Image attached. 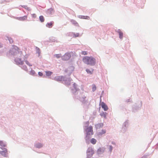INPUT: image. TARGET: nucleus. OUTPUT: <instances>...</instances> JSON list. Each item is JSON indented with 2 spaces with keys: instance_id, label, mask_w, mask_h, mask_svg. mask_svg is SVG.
I'll return each mask as SVG.
<instances>
[{
  "instance_id": "obj_1",
  "label": "nucleus",
  "mask_w": 158,
  "mask_h": 158,
  "mask_svg": "<svg viewBox=\"0 0 158 158\" xmlns=\"http://www.w3.org/2000/svg\"><path fill=\"white\" fill-rule=\"evenodd\" d=\"M19 49L17 47L15 46L10 52L11 53L15 56V61L18 64L22 65L23 61L21 58L23 56V52L22 51H19Z\"/></svg>"
},
{
  "instance_id": "obj_28",
  "label": "nucleus",
  "mask_w": 158,
  "mask_h": 158,
  "mask_svg": "<svg viewBox=\"0 0 158 158\" xmlns=\"http://www.w3.org/2000/svg\"><path fill=\"white\" fill-rule=\"evenodd\" d=\"M38 74H39V75L40 76H42L43 75V73H41V72H39L38 73Z\"/></svg>"
},
{
  "instance_id": "obj_24",
  "label": "nucleus",
  "mask_w": 158,
  "mask_h": 158,
  "mask_svg": "<svg viewBox=\"0 0 158 158\" xmlns=\"http://www.w3.org/2000/svg\"><path fill=\"white\" fill-rule=\"evenodd\" d=\"M112 149H113V147H112V146H109V149H110V152H111L112 150Z\"/></svg>"
},
{
  "instance_id": "obj_11",
  "label": "nucleus",
  "mask_w": 158,
  "mask_h": 158,
  "mask_svg": "<svg viewBox=\"0 0 158 158\" xmlns=\"http://www.w3.org/2000/svg\"><path fill=\"white\" fill-rule=\"evenodd\" d=\"M53 23V22H50L49 23H48L46 25V27L49 28H51L52 26V25Z\"/></svg>"
},
{
  "instance_id": "obj_32",
  "label": "nucleus",
  "mask_w": 158,
  "mask_h": 158,
  "mask_svg": "<svg viewBox=\"0 0 158 158\" xmlns=\"http://www.w3.org/2000/svg\"><path fill=\"white\" fill-rule=\"evenodd\" d=\"M26 7H27V8H28V7H27V6H24V8H26Z\"/></svg>"
},
{
  "instance_id": "obj_10",
  "label": "nucleus",
  "mask_w": 158,
  "mask_h": 158,
  "mask_svg": "<svg viewBox=\"0 0 158 158\" xmlns=\"http://www.w3.org/2000/svg\"><path fill=\"white\" fill-rule=\"evenodd\" d=\"M27 18V16H24L22 17H20L19 18V20L23 21L26 20Z\"/></svg>"
},
{
  "instance_id": "obj_16",
  "label": "nucleus",
  "mask_w": 158,
  "mask_h": 158,
  "mask_svg": "<svg viewBox=\"0 0 158 158\" xmlns=\"http://www.w3.org/2000/svg\"><path fill=\"white\" fill-rule=\"evenodd\" d=\"M106 132V131L105 130H102L101 132H99V135H102L104 134H105Z\"/></svg>"
},
{
  "instance_id": "obj_20",
  "label": "nucleus",
  "mask_w": 158,
  "mask_h": 158,
  "mask_svg": "<svg viewBox=\"0 0 158 158\" xmlns=\"http://www.w3.org/2000/svg\"><path fill=\"white\" fill-rule=\"evenodd\" d=\"M96 85H92V90L93 91H94L96 90Z\"/></svg>"
},
{
  "instance_id": "obj_15",
  "label": "nucleus",
  "mask_w": 158,
  "mask_h": 158,
  "mask_svg": "<svg viewBox=\"0 0 158 158\" xmlns=\"http://www.w3.org/2000/svg\"><path fill=\"white\" fill-rule=\"evenodd\" d=\"M90 142L92 143L95 144L96 142V140L94 138H92L91 139Z\"/></svg>"
},
{
  "instance_id": "obj_21",
  "label": "nucleus",
  "mask_w": 158,
  "mask_h": 158,
  "mask_svg": "<svg viewBox=\"0 0 158 158\" xmlns=\"http://www.w3.org/2000/svg\"><path fill=\"white\" fill-rule=\"evenodd\" d=\"M35 73V71L33 70H31L30 72V74L32 75H34Z\"/></svg>"
},
{
  "instance_id": "obj_18",
  "label": "nucleus",
  "mask_w": 158,
  "mask_h": 158,
  "mask_svg": "<svg viewBox=\"0 0 158 158\" xmlns=\"http://www.w3.org/2000/svg\"><path fill=\"white\" fill-rule=\"evenodd\" d=\"M100 115L102 117L106 118V113L102 112L100 114Z\"/></svg>"
},
{
  "instance_id": "obj_30",
  "label": "nucleus",
  "mask_w": 158,
  "mask_h": 158,
  "mask_svg": "<svg viewBox=\"0 0 158 158\" xmlns=\"http://www.w3.org/2000/svg\"><path fill=\"white\" fill-rule=\"evenodd\" d=\"M24 69L25 70H27V68L26 67H25L24 68Z\"/></svg>"
},
{
  "instance_id": "obj_6",
  "label": "nucleus",
  "mask_w": 158,
  "mask_h": 158,
  "mask_svg": "<svg viewBox=\"0 0 158 158\" xmlns=\"http://www.w3.org/2000/svg\"><path fill=\"white\" fill-rule=\"evenodd\" d=\"M86 131L87 133L89 134H90L89 133H91V135L93 134V127L92 126H90L88 127L86 130Z\"/></svg>"
},
{
  "instance_id": "obj_3",
  "label": "nucleus",
  "mask_w": 158,
  "mask_h": 158,
  "mask_svg": "<svg viewBox=\"0 0 158 158\" xmlns=\"http://www.w3.org/2000/svg\"><path fill=\"white\" fill-rule=\"evenodd\" d=\"M71 57L70 53H66L62 57V59L64 60H69Z\"/></svg>"
},
{
  "instance_id": "obj_19",
  "label": "nucleus",
  "mask_w": 158,
  "mask_h": 158,
  "mask_svg": "<svg viewBox=\"0 0 158 158\" xmlns=\"http://www.w3.org/2000/svg\"><path fill=\"white\" fill-rule=\"evenodd\" d=\"M54 56L57 58H58L60 57L61 55V54H56Z\"/></svg>"
},
{
  "instance_id": "obj_12",
  "label": "nucleus",
  "mask_w": 158,
  "mask_h": 158,
  "mask_svg": "<svg viewBox=\"0 0 158 158\" xmlns=\"http://www.w3.org/2000/svg\"><path fill=\"white\" fill-rule=\"evenodd\" d=\"M93 70L94 69H86V71L87 72V73L90 74H92L93 72Z\"/></svg>"
},
{
  "instance_id": "obj_13",
  "label": "nucleus",
  "mask_w": 158,
  "mask_h": 158,
  "mask_svg": "<svg viewBox=\"0 0 158 158\" xmlns=\"http://www.w3.org/2000/svg\"><path fill=\"white\" fill-rule=\"evenodd\" d=\"M55 79L57 81H61L63 80V78L62 76H59L56 77Z\"/></svg>"
},
{
  "instance_id": "obj_22",
  "label": "nucleus",
  "mask_w": 158,
  "mask_h": 158,
  "mask_svg": "<svg viewBox=\"0 0 158 158\" xmlns=\"http://www.w3.org/2000/svg\"><path fill=\"white\" fill-rule=\"evenodd\" d=\"M81 54L83 55H87V52L85 51H83L81 52Z\"/></svg>"
},
{
  "instance_id": "obj_14",
  "label": "nucleus",
  "mask_w": 158,
  "mask_h": 158,
  "mask_svg": "<svg viewBox=\"0 0 158 158\" xmlns=\"http://www.w3.org/2000/svg\"><path fill=\"white\" fill-rule=\"evenodd\" d=\"M39 19H40V21L41 22H44V18L43 17V16L42 15L40 16L39 17Z\"/></svg>"
},
{
  "instance_id": "obj_31",
  "label": "nucleus",
  "mask_w": 158,
  "mask_h": 158,
  "mask_svg": "<svg viewBox=\"0 0 158 158\" xmlns=\"http://www.w3.org/2000/svg\"><path fill=\"white\" fill-rule=\"evenodd\" d=\"M73 86H74V87H75L76 85V84L75 83H74L73 84Z\"/></svg>"
},
{
  "instance_id": "obj_17",
  "label": "nucleus",
  "mask_w": 158,
  "mask_h": 158,
  "mask_svg": "<svg viewBox=\"0 0 158 158\" xmlns=\"http://www.w3.org/2000/svg\"><path fill=\"white\" fill-rule=\"evenodd\" d=\"M52 73L50 71H48L46 72V74L47 76H50Z\"/></svg>"
},
{
  "instance_id": "obj_9",
  "label": "nucleus",
  "mask_w": 158,
  "mask_h": 158,
  "mask_svg": "<svg viewBox=\"0 0 158 158\" xmlns=\"http://www.w3.org/2000/svg\"><path fill=\"white\" fill-rule=\"evenodd\" d=\"M79 18L81 19H90V17L89 16H82V15H80L79 16Z\"/></svg>"
},
{
  "instance_id": "obj_26",
  "label": "nucleus",
  "mask_w": 158,
  "mask_h": 158,
  "mask_svg": "<svg viewBox=\"0 0 158 158\" xmlns=\"http://www.w3.org/2000/svg\"><path fill=\"white\" fill-rule=\"evenodd\" d=\"M25 62L27 64L29 65L30 66H31V65L30 63L27 61H26Z\"/></svg>"
},
{
  "instance_id": "obj_2",
  "label": "nucleus",
  "mask_w": 158,
  "mask_h": 158,
  "mask_svg": "<svg viewBox=\"0 0 158 158\" xmlns=\"http://www.w3.org/2000/svg\"><path fill=\"white\" fill-rule=\"evenodd\" d=\"M82 60L85 63L91 65H94L96 63L95 59L92 56H85Z\"/></svg>"
},
{
  "instance_id": "obj_29",
  "label": "nucleus",
  "mask_w": 158,
  "mask_h": 158,
  "mask_svg": "<svg viewBox=\"0 0 158 158\" xmlns=\"http://www.w3.org/2000/svg\"><path fill=\"white\" fill-rule=\"evenodd\" d=\"M2 45L1 43H0V48H2Z\"/></svg>"
},
{
  "instance_id": "obj_7",
  "label": "nucleus",
  "mask_w": 158,
  "mask_h": 158,
  "mask_svg": "<svg viewBox=\"0 0 158 158\" xmlns=\"http://www.w3.org/2000/svg\"><path fill=\"white\" fill-rule=\"evenodd\" d=\"M1 149L3 150L2 148H0ZM3 151H0V153L4 156H5L6 154L7 150L6 148H4Z\"/></svg>"
},
{
  "instance_id": "obj_25",
  "label": "nucleus",
  "mask_w": 158,
  "mask_h": 158,
  "mask_svg": "<svg viewBox=\"0 0 158 158\" xmlns=\"http://www.w3.org/2000/svg\"><path fill=\"white\" fill-rule=\"evenodd\" d=\"M31 16L34 18H35L36 17V15L35 14H32Z\"/></svg>"
},
{
  "instance_id": "obj_27",
  "label": "nucleus",
  "mask_w": 158,
  "mask_h": 158,
  "mask_svg": "<svg viewBox=\"0 0 158 158\" xmlns=\"http://www.w3.org/2000/svg\"><path fill=\"white\" fill-rule=\"evenodd\" d=\"M0 145L2 146H4L5 145L3 144V143L1 141H0Z\"/></svg>"
},
{
  "instance_id": "obj_5",
  "label": "nucleus",
  "mask_w": 158,
  "mask_h": 158,
  "mask_svg": "<svg viewBox=\"0 0 158 158\" xmlns=\"http://www.w3.org/2000/svg\"><path fill=\"white\" fill-rule=\"evenodd\" d=\"M100 105L104 110L107 111L108 110V108L107 106L103 102H101L100 103Z\"/></svg>"
},
{
  "instance_id": "obj_8",
  "label": "nucleus",
  "mask_w": 158,
  "mask_h": 158,
  "mask_svg": "<svg viewBox=\"0 0 158 158\" xmlns=\"http://www.w3.org/2000/svg\"><path fill=\"white\" fill-rule=\"evenodd\" d=\"M119 35V37L120 39H122L123 37V33L122 31L118 29L117 31Z\"/></svg>"
},
{
  "instance_id": "obj_23",
  "label": "nucleus",
  "mask_w": 158,
  "mask_h": 158,
  "mask_svg": "<svg viewBox=\"0 0 158 158\" xmlns=\"http://www.w3.org/2000/svg\"><path fill=\"white\" fill-rule=\"evenodd\" d=\"M74 35V37H77L79 36V33H76V34H74V35Z\"/></svg>"
},
{
  "instance_id": "obj_4",
  "label": "nucleus",
  "mask_w": 158,
  "mask_h": 158,
  "mask_svg": "<svg viewBox=\"0 0 158 158\" xmlns=\"http://www.w3.org/2000/svg\"><path fill=\"white\" fill-rule=\"evenodd\" d=\"M94 153V151L91 148H88L87 150V154L88 157H90Z\"/></svg>"
}]
</instances>
